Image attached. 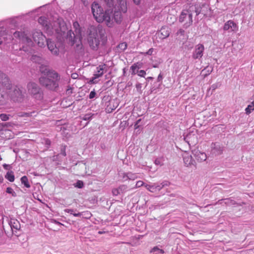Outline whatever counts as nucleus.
Instances as JSON below:
<instances>
[{
  "instance_id": "obj_33",
  "label": "nucleus",
  "mask_w": 254,
  "mask_h": 254,
  "mask_svg": "<svg viewBox=\"0 0 254 254\" xmlns=\"http://www.w3.org/2000/svg\"><path fill=\"white\" fill-rule=\"evenodd\" d=\"M12 117V116L10 114H6L4 113L0 114V119L2 121H7L9 120L10 118Z\"/></svg>"
},
{
  "instance_id": "obj_16",
  "label": "nucleus",
  "mask_w": 254,
  "mask_h": 254,
  "mask_svg": "<svg viewBox=\"0 0 254 254\" xmlns=\"http://www.w3.org/2000/svg\"><path fill=\"white\" fill-rule=\"evenodd\" d=\"M37 114L38 112L35 110L32 111H27L26 112H19L16 114L17 117L23 118H31L36 117Z\"/></svg>"
},
{
  "instance_id": "obj_61",
  "label": "nucleus",
  "mask_w": 254,
  "mask_h": 254,
  "mask_svg": "<svg viewBox=\"0 0 254 254\" xmlns=\"http://www.w3.org/2000/svg\"><path fill=\"white\" fill-rule=\"evenodd\" d=\"M134 2L136 4H138L140 2V0H133Z\"/></svg>"
},
{
  "instance_id": "obj_56",
  "label": "nucleus",
  "mask_w": 254,
  "mask_h": 254,
  "mask_svg": "<svg viewBox=\"0 0 254 254\" xmlns=\"http://www.w3.org/2000/svg\"><path fill=\"white\" fill-rule=\"evenodd\" d=\"M74 216L76 217H80L82 215V213L78 212V213H73L72 214Z\"/></svg>"
},
{
  "instance_id": "obj_62",
  "label": "nucleus",
  "mask_w": 254,
  "mask_h": 254,
  "mask_svg": "<svg viewBox=\"0 0 254 254\" xmlns=\"http://www.w3.org/2000/svg\"><path fill=\"white\" fill-rule=\"evenodd\" d=\"M127 174V173H123V179L125 180V181H126V179L127 178V176H126V175Z\"/></svg>"
},
{
  "instance_id": "obj_18",
  "label": "nucleus",
  "mask_w": 254,
  "mask_h": 254,
  "mask_svg": "<svg viewBox=\"0 0 254 254\" xmlns=\"http://www.w3.org/2000/svg\"><path fill=\"white\" fill-rule=\"evenodd\" d=\"M115 102L114 100H111L106 102L105 110L106 112L109 113H111L116 109L117 106L116 105H115Z\"/></svg>"
},
{
  "instance_id": "obj_54",
  "label": "nucleus",
  "mask_w": 254,
  "mask_h": 254,
  "mask_svg": "<svg viewBox=\"0 0 254 254\" xmlns=\"http://www.w3.org/2000/svg\"><path fill=\"white\" fill-rule=\"evenodd\" d=\"M149 191L154 193L155 192V188H154V184L151 185L150 188L149 189Z\"/></svg>"
},
{
  "instance_id": "obj_38",
  "label": "nucleus",
  "mask_w": 254,
  "mask_h": 254,
  "mask_svg": "<svg viewBox=\"0 0 254 254\" xmlns=\"http://www.w3.org/2000/svg\"><path fill=\"white\" fill-rule=\"evenodd\" d=\"M6 192L7 193H8L11 194L13 196H16V192L10 187H8V188H6Z\"/></svg>"
},
{
  "instance_id": "obj_26",
  "label": "nucleus",
  "mask_w": 254,
  "mask_h": 254,
  "mask_svg": "<svg viewBox=\"0 0 254 254\" xmlns=\"http://www.w3.org/2000/svg\"><path fill=\"white\" fill-rule=\"evenodd\" d=\"M111 16H112V14ZM113 18L116 23H120L122 21V14L121 12L118 11L115 12L114 14V17L111 16V19L112 21L113 20Z\"/></svg>"
},
{
  "instance_id": "obj_10",
  "label": "nucleus",
  "mask_w": 254,
  "mask_h": 254,
  "mask_svg": "<svg viewBox=\"0 0 254 254\" xmlns=\"http://www.w3.org/2000/svg\"><path fill=\"white\" fill-rule=\"evenodd\" d=\"M0 84L3 89L6 91L11 89L12 84L8 76L1 71H0Z\"/></svg>"
},
{
  "instance_id": "obj_53",
  "label": "nucleus",
  "mask_w": 254,
  "mask_h": 254,
  "mask_svg": "<svg viewBox=\"0 0 254 254\" xmlns=\"http://www.w3.org/2000/svg\"><path fill=\"white\" fill-rule=\"evenodd\" d=\"M64 211L71 214H73V212H74V210L71 209H64Z\"/></svg>"
},
{
  "instance_id": "obj_58",
  "label": "nucleus",
  "mask_w": 254,
  "mask_h": 254,
  "mask_svg": "<svg viewBox=\"0 0 254 254\" xmlns=\"http://www.w3.org/2000/svg\"><path fill=\"white\" fill-rule=\"evenodd\" d=\"M152 49H149V50L145 54L149 55H152L153 52Z\"/></svg>"
},
{
  "instance_id": "obj_19",
  "label": "nucleus",
  "mask_w": 254,
  "mask_h": 254,
  "mask_svg": "<svg viewBox=\"0 0 254 254\" xmlns=\"http://www.w3.org/2000/svg\"><path fill=\"white\" fill-rule=\"evenodd\" d=\"M154 184L155 192L160 191L164 187L169 186L170 183L167 181H164L161 183H156Z\"/></svg>"
},
{
  "instance_id": "obj_25",
  "label": "nucleus",
  "mask_w": 254,
  "mask_h": 254,
  "mask_svg": "<svg viewBox=\"0 0 254 254\" xmlns=\"http://www.w3.org/2000/svg\"><path fill=\"white\" fill-rule=\"evenodd\" d=\"M41 64V65L40 66V71L42 74H43L42 76H47L49 72L55 71L54 70L48 69L46 66H44L42 64Z\"/></svg>"
},
{
  "instance_id": "obj_22",
  "label": "nucleus",
  "mask_w": 254,
  "mask_h": 254,
  "mask_svg": "<svg viewBox=\"0 0 254 254\" xmlns=\"http://www.w3.org/2000/svg\"><path fill=\"white\" fill-rule=\"evenodd\" d=\"M176 39L178 40L182 41H185L187 39V36L185 34V31L182 29H180L176 34Z\"/></svg>"
},
{
  "instance_id": "obj_12",
  "label": "nucleus",
  "mask_w": 254,
  "mask_h": 254,
  "mask_svg": "<svg viewBox=\"0 0 254 254\" xmlns=\"http://www.w3.org/2000/svg\"><path fill=\"white\" fill-rule=\"evenodd\" d=\"M8 224L10 226L13 234H16L17 231H20L21 225L19 222L15 218H11L9 221Z\"/></svg>"
},
{
  "instance_id": "obj_35",
  "label": "nucleus",
  "mask_w": 254,
  "mask_h": 254,
  "mask_svg": "<svg viewBox=\"0 0 254 254\" xmlns=\"http://www.w3.org/2000/svg\"><path fill=\"white\" fill-rule=\"evenodd\" d=\"M93 115L91 113L86 114L81 117V119L84 121H89L92 119Z\"/></svg>"
},
{
  "instance_id": "obj_44",
  "label": "nucleus",
  "mask_w": 254,
  "mask_h": 254,
  "mask_svg": "<svg viewBox=\"0 0 254 254\" xmlns=\"http://www.w3.org/2000/svg\"><path fill=\"white\" fill-rule=\"evenodd\" d=\"M220 85H221V84L219 83H216L213 84L211 85L210 89H211L212 90H214L216 88L219 87Z\"/></svg>"
},
{
  "instance_id": "obj_50",
  "label": "nucleus",
  "mask_w": 254,
  "mask_h": 254,
  "mask_svg": "<svg viewBox=\"0 0 254 254\" xmlns=\"http://www.w3.org/2000/svg\"><path fill=\"white\" fill-rule=\"evenodd\" d=\"M71 77L74 79H77L78 77V74L76 73H73L71 75Z\"/></svg>"
},
{
  "instance_id": "obj_4",
  "label": "nucleus",
  "mask_w": 254,
  "mask_h": 254,
  "mask_svg": "<svg viewBox=\"0 0 254 254\" xmlns=\"http://www.w3.org/2000/svg\"><path fill=\"white\" fill-rule=\"evenodd\" d=\"M200 12L201 8L198 4L187 5L186 9L181 12L179 21L180 22L184 23V26L187 28L192 24L193 14L195 13L196 15H198Z\"/></svg>"
},
{
  "instance_id": "obj_6",
  "label": "nucleus",
  "mask_w": 254,
  "mask_h": 254,
  "mask_svg": "<svg viewBox=\"0 0 254 254\" xmlns=\"http://www.w3.org/2000/svg\"><path fill=\"white\" fill-rule=\"evenodd\" d=\"M28 92L33 98L41 100L43 98V93L39 85L34 82H29L27 85Z\"/></svg>"
},
{
  "instance_id": "obj_64",
  "label": "nucleus",
  "mask_w": 254,
  "mask_h": 254,
  "mask_svg": "<svg viewBox=\"0 0 254 254\" xmlns=\"http://www.w3.org/2000/svg\"><path fill=\"white\" fill-rule=\"evenodd\" d=\"M134 127H135V129H137V128H138V127H139V125H137V124H135V125H134Z\"/></svg>"
},
{
  "instance_id": "obj_39",
  "label": "nucleus",
  "mask_w": 254,
  "mask_h": 254,
  "mask_svg": "<svg viewBox=\"0 0 254 254\" xmlns=\"http://www.w3.org/2000/svg\"><path fill=\"white\" fill-rule=\"evenodd\" d=\"M224 200L225 203L227 205H235L236 204V202L230 198H226Z\"/></svg>"
},
{
  "instance_id": "obj_11",
  "label": "nucleus",
  "mask_w": 254,
  "mask_h": 254,
  "mask_svg": "<svg viewBox=\"0 0 254 254\" xmlns=\"http://www.w3.org/2000/svg\"><path fill=\"white\" fill-rule=\"evenodd\" d=\"M183 158L185 166L187 167H191L194 166L196 167V163L195 161L192 158L191 155L188 152H185L183 154Z\"/></svg>"
},
{
  "instance_id": "obj_46",
  "label": "nucleus",
  "mask_w": 254,
  "mask_h": 254,
  "mask_svg": "<svg viewBox=\"0 0 254 254\" xmlns=\"http://www.w3.org/2000/svg\"><path fill=\"white\" fill-rule=\"evenodd\" d=\"M96 95V93L95 91L94 90L90 92V93L89 94V98L90 99H93L95 97Z\"/></svg>"
},
{
  "instance_id": "obj_60",
  "label": "nucleus",
  "mask_w": 254,
  "mask_h": 254,
  "mask_svg": "<svg viewBox=\"0 0 254 254\" xmlns=\"http://www.w3.org/2000/svg\"><path fill=\"white\" fill-rule=\"evenodd\" d=\"M151 185H145V187L146 188V189L149 191V189L150 188V187H151Z\"/></svg>"
},
{
  "instance_id": "obj_21",
  "label": "nucleus",
  "mask_w": 254,
  "mask_h": 254,
  "mask_svg": "<svg viewBox=\"0 0 254 254\" xmlns=\"http://www.w3.org/2000/svg\"><path fill=\"white\" fill-rule=\"evenodd\" d=\"M142 64L141 63L137 62L133 64L130 68L131 74L132 75H135L136 74L139 69L141 68Z\"/></svg>"
},
{
  "instance_id": "obj_34",
  "label": "nucleus",
  "mask_w": 254,
  "mask_h": 254,
  "mask_svg": "<svg viewBox=\"0 0 254 254\" xmlns=\"http://www.w3.org/2000/svg\"><path fill=\"white\" fill-rule=\"evenodd\" d=\"M7 94V91L3 89V88L0 85V101L1 98H4Z\"/></svg>"
},
{
  "instance_id": "obj_55",
  "label": "nucleus",
  "mask_w": 254,
  "mask_h": 254,
  "mask_svg": "<svg viewBox=\"0 0 254 254\" xmlns=\"http://www.w3.org/2000/svg\"><path fill=\"white\" fill-rule=\"evenodd\" d=\"M163 79V76L161 74V73H160L158 76V77H157V81L158 82H161L162 81Z\"/></svg>"
},
{
  "instance_id": "obj_63",
  "label": "nucleus",
  "mask_w": 254,
  "mask_h": 254,
  "mask_svg": "<svg viewBox=\"0 0 254 254\" xmlns=\"http://www.w3.org/2000/svg\"><path fill=\"white\" fill-rule=\"evenodd\" d=\"M3 180L2 176L0 175V183H1Z\"/></svg>"
},
{
  "instance_id": "obj_49",
  "label": "nucleus",
  "mask_w": 254,
  "mask_h": 254,
  "mask_svg": "<svg viewBox=\"0 0 254 254\" xmlns=\"http://www.w3.org/2000/svg\"><path fill=\"white\" fill-rule=\"evenodd\" d=\"M109 7L111 8L113 6V0H111V1H105Z\"/></svg>"
},
{
  "instance_id": "obj_24",
  "label": "nucleus",
  "mask_w": 254,
  "mask_h": 254,
  "mask_svg": "<svg viewBox=\"0 0 254 254\" xmlns=\"http://www.w3.org/2000/svg\"><path fill=\"white\" fill-rule=\"evenodd\" d=\"M204 49H195L193 52L192 57L194 59H200L202 55Z\"/></svg>"
},
{
  "instance_id": "obj_57",
  "label": "nucleus",
  "mask_w": 254,
  "mask_h": 254,
  "mask_svg": "<svg viewBox=\"0 0 254 254\" xmlns=\"http://www.w3.org/2000/svg\"><path fill=\"white\" fill-rule=\"evenodd\" d=\"M212 69H208L206 70V73L205 74L204 76H206L208 75H209L210 73L212 72Z\"/></svg>"
},
{
  "instance_id": "obj_51",
  "label": "nucleus",
  "mask_w": 254,
  "mask_h": 254,
  "mask_svg": "<svg viewBox=\"0 0 254 254\" xmlns=\"http://www.w3.org/2000/svg\"><path fill=\"white\" fill-rule=\"evenodd\" d=\"M2 166L5 170H10L11 168L9 165L6 164H3Z\"/></svg>"
},
{
  "instance_id": "obj_17",
  "label": "nucleus",
  "mask_w": 254,
  "mask_h": 254,
  "mask_svg": "<svg viewBox=\"0 0 254 254\" xmlns=\"http://www.w3.org/2000/svg\"><path fill=\"white\" fill-rule=\"evenodd\" d=\"M170 33V29L168 27H162L158 32L157 35L159 38L165 39L168 37Z\"/></svg>"
},
{
  "instance_id": "obj_5",
  "label": "nucleus",
  "mask_w": 254,
  "mask_h": 254,
  "mask_svg": "<svg viewBox=\"0 0 254 254\" xmlns=\"http://www.w3.org/2000/svg\"><path fill=\"white\" fill-rule=\"evenodd\" d=\"M33 38L35 43L37 44L39 48H42L45 42H46L47 48H54V47L57 48L54 42L50 39H46L42 32L39 31L33 33Z\"/></svg>"
},
{
  "instance_id": "obj_59",
  "label": "nucleus",
  "mask_w": 254,
  "mask_h": 254,
  "mask_svg": "<svg viewBox=\"0 0 254 254\" xmlns=\"http://www.w3.org/2000/svg\"><path fill=\"white\" fill-rule=\"evenodd\" d=\"M136 88L138 89H140L141 88V83H138L136 84Z\"/></svg>"
},
{
  "instance_id": "obj_37",
  "label": "nucleus",
  "mask_w": 254,
  "mask_h": 254,
  "mask_svg": "<svg viewBox=\"0 0 254 254\" xmlns=\"http://www.w3.org/2000/svg\"><path fill=\"white\" fill-rule=\"evenodd\" d=\"M74 186L75 188H77L79 189H82L84 187V183L83 181L80 180H78L76 183L74 184Z\"/></svg>"
},
{
  "instance_id": "obj_7",
  "label": "nucleus",
  "mask_w": 254,
  "mask_h": 254,
  "mask_svg": "<svg viewBox=\"0 0 254 254\" xmlns=\"http://www.w3.org/2000/svg\"><path fill=\"white\" fill-rule=\"evenodd\" d=\"M10 90L9 94L11 100L14 102H21L24 98L22 87L16 86L13 88L11 87Z\"/></svg>"
},
{
  "instance_id": "obj_52",
  "label": "nucleus",
  "mask_w": 254,
  "mask_h": 254,
  "mask_svg": "<svg viewBox=\"0 0 254 254\" xmlns=\"http://www.w3.org/2000/svg\"><path fill=\"white\" fill-rule=\"evenodd\" d=\"M44 19L45 18L44 17H40L39 18L38 21H39V23H42L43 25H44L45 24V26H47V24H45V22H44Z\"/></svg>"
},
{
  "instance_id": "obj_14",
  "label": "nucleus",
  "mask_w": 254,
  "mask_h": 254,
  "mask_svg": "<svg viewBox=\"0 0 254 254\" xmlns=\"http://www.w3.org/2000/svg\"><path fill=\"white\" fill-rule=\"evenodd\" d=\"M192 153L197 161L201 162L204 161L207 159V155L205 153L201 152L198 150L194 149Z\"/></svg>"
},
{
  "instance_id": "obj_36",
  "label": "nucleus",
  "mask_w": 254,
  "mask_h": 254,
  "mask_svg": "<svg viewBox=\"0 0 254 254\" xmlns=\"http://www.w3.org/2000/svg\"><path fill=\"white\" fill-rule=\"evenodd\" d=\"M118 188L121 193H125L127 190V187L125 185H121Z\"/></svg>"
},
{
  "instance_id": "obj_3",
  "label": "nucleus",
  "mask_w": 254,
  "mask_h": 254,
  "mask_svg": "<svg viewBox=\"0 0 254 254\" xmlns=\"http://www.w3.org/2000/svg\"><path fill=\"white\" fill-rule=\"evenodd\" d=\"M60 79V75L55 70L49 72L47 76H41L39 78V81L47 89L57 91L59 90Z\"/></svg>"
},
{
  "instance_id": "obj_45",
  "label": "nucleus",
  "mask_w": 254,
  "mask_h": 254,
  "mask_svg": "<svg viewBox=\"0 0 254 254\" xmlns=\"http://www.w3.org/2000/svg\"><path fill=\"white\" fill-rule=\"evenodd\" d=\"M59 155H63V156H65L66 155L65 152V147L64 146L61 148V151Z\"/></svg>"
},
{
  "instance_id": "obj_20",
  "label": "nucleus",
  "mask_w": 254,
  "mask_h": 254,
  "mask_svg": "<svg viewBox=\"0 0 254 254\" xmlns=\"http://www.w3.org/2000/svg\"><path fill=\"white\" fill-rule=\"evenodd\" d=\"M196 138V135L190 133L184 137V140L188 142L189 145H190L195 143Z\"/></svg>"
},
{
  "instance_id": "obj_28",
  "label": "nucleus",
  "mask_w": 254,
  "mask_h": 254,
  "mask_svg": "<svg viewBox=\"0 0 254 254\" xmlns=\"http://www.w3.org/2000/svg\"><path fill=\"white\" fill-rule=\"evenodd\" d=\"M5 178L10 182H13L14 181V173L12 171H8L5 175Z\"/></svg>"
},
{
  "instance_id": "obj_23",
  "label": "nucleus",
  "mask_w": 254,
  "mask_h": 254,
  "mask_svg": "<svg viewBox=\"0 0 254 254\" xmlns=\"http://www.w3.org/2000/svg\"><path fill=\"white\" fill-rule=\"evenodd\" d=\"M13 37L14 38H17L22 40H26L27 42H29V40H30L24 32L16 31L13 33Z\"/></svg>"
},
{
  "instance_id": "obj_13",
  "label": "nucleus",
  "mask_w": 254,
  "mask_h": 254,
  "mask_svg": "<svg viewBox=\"0 0 254 254\" xmlns=\"http://www.w3.org/2000/svg\"><path fill=\"white\" fill-rule=\"evenodd\" d=\"M238 29V27L237 24L232 20L228 21L225 23L223 27L224 30L230 32H236Z\"/></svg>"
},
{
  "instance_id": "obj_43",
  "label": "nucleus",
  "mask_w": 254,
  "mask_h": 254,
  "mask_svg": "<svg viewBox=\"0 0 254 254\" xmlns=\"http://www.w3.org/2000/svg\"><path fill=\"white\" fill-rule=\"evenodd\" d=\"M138 74V76L140 77H144L146 75V72L144 70H140L138 71V72L136 73Z\"/></svg>"
},
{
  "instance_id": "obj_47",
  "label": "nucleus",
  "mask_w": 254,
  "mask_h": 254,
  "mask_svg": "<svg viewBox=\"0 0 254 254\" xmlns=\"http://www.w3.org/2000/svg\"><path fill=\"white\" fill-rule=\"evenodd\" d=\"M144 183L141 181H138L136 182L135 187L136 188H139L144 185Z\"/></svg>"
},
{
  "instance_id": "obj_27",
  "label": "nucleus",
  "mask_w": 254,
  "mask_h": 254,
  "mask_svg": "<svg viewBox=\"0 0 254 254\" xmlns=\"http://www.w3.org/2000/svg\"><path fill=\"white\" fill-rule=\"evenodd\" d=\"M31 60L35 63H37L39 64H42L44 63L43 59L39 56L33 55L31 58Z\"/></svg>"
},
{
  "instance_id": "obj_31",
  "label": "nucleus",
  "mask_w": 254,
  "mask_h": 254,
  "mask_svg": "<svg viewBox=\"0 0 254 254\" xmlns=\"http://www.w3.org/2000/svg\"><path fill=\"white\" fill-rule=\"evenodd\" d=\"M151 253H154V254H163L164 251L162 249H160L157 246L153 248L150 252Z\"/></svg>"
},
{
  "instance_id": "obj_9",
  "label": "nucleus",
  "mask_w": 254,
  "mask_h": 254,
  "mask_svg": "<svg viewBox=\"0 0 254 254\" xmlns=\"http://www.w3.org/2000/svg\"><path fill=\"white\" fill-rule=\"evenodd\" d=\"M97 36L96 29L95 28H91L88 38V41L91 48H96L99 46L100 41Z\"/></svg>"
},
{
  "instance_id": "obj_15",
  "label": "nucleus",
  "mask_w": 254,
  "mask_h": 254,
  "mask_svg": "<svg viewBox=\"0 0 254 254\" xmlns=\"http://www.w3.org/2000/svg\"><path fill=\"white\" fill-rule=\"evenodd\" d=\"M211 148L212 153L215 155L221 154L223 152V147L218 142L212 143Z\"/></svg>"
},
{
  "instance_id": "obj_2",
  "label": "nucleus",
  "mask_w": 254,
  "mask_h": 254,
  "mask_svg": "<svg viewBox=\"0 0 254 254\" xmlns=\"http://www.w3.org/2000/svg\"><path fill=\"white\" fill-rule=\"evenodd\" d=\"M91 11L94 18L98 22H105L108 27L112 26V9H108L104 11L98 3L94 1L91 5Z\"/></svg>"
},
{
  "instance_id": "obj_41",
  "label": "nucleus",
  "mask_w": 254,
  "mask_h": 254,
  "mask_svg": "<svg viewBox=\"0 0 254 254\" xmlns=\"http://www.w3.org/2000/svg\"><path fill=\"white\" fill-rule=\"evenodd\" d=\"M112 194L114 196H117L120 194L121 193L119 190V188H114L112 190Z\"/></svg>"
},
{
  "instance_id": "obj_8",
  "label": "nucleus",
  "mask_w": 254,
  "mask_h": 254,
  "mask_svg": "<svg viewBox=\"0 0 254 254\" xmlns=\"http://www.w3.org/2000/svg\"><path fill=\"white\" fill-rule=\"evenodd\" d=\"M107 65L105 64H100L96 67V70L93 74V76L91 77L89 81L90 84H96L98 82L97 79L103 76L105 70H107Z\"/></svg>"
},
{
  "instance_id": "obj_1",
  "label": "nucleus",
  "mask_w": 254,
  "mask_h": 254,
  "mask_svg": "<svg viewBox=\"0 0 254 254\" xmlns=\"http://www.w3.org/2000/svg\"><path fill=\"white\" fill-rule=\"evenodd\" d=\"M59 26L60 29L57 30L56 33L57 38L60 42L63 43L65 41L71 46H75L77 48L81 45V29L77 21L73 23L74 32L69 30L66 33L67 29L64 22L60 23Z\"/></svg>"
},
{
  "instance_id": "obj_42",
  "label": "nucleus",
  "mask_w": 254,
  "mask_h": 254,
  "mask_svg": "<svg viewBox=\"0 0 254 254\" xmlns=\"http://www.w3.org/2000/svg\"><path fill=\"white\" fill-rule=\"evenodd\" d=\"M59 49H49L50 50L52 54L54 55H58L59 53Z\"/></svg>"
},
{
  "instance_id": "obj_29",
  "label": "nucleus",
  "mask_w": 254,
  "mask_h": 254,
  "mask_svg": "<svg viewBox=\"0 0 254 254\" xmlns=\"http://www.w3.org/2000/svg\"><path fill=\"white\" fill-rule=\"evenodd\" d=\"M127 176V178L126 180H134L135 179L137 178V175L136 173H133L132 172H128L127 173L126 175Z\"/></svg>"
},
{
  "instance_id": "obj_32",
  "label": "nucleus",
  "mask_w": 254,
  "mask_h": 254,
  "mask_svg": "<svg viewBox=\"0 0 254 254\" xmlns=\"http://www.w3.org/2000/svg\"><path fill=\"white\" fill-rule=\"evenodd\" d=\"M254 110V102H252L248 107L246 108L245 111L247 114H250L252 111Z\"/></svg>"
},
{
  "instance_id": "obj_40",
  "label": "nucleus",
  "mask_w": 254,
  "mask_h": 254,
  "mask_svg": "<svg viewBox=\"0 0 254 254\" xmlns=\"http://www.w3.org/2000/svg\"><path fill=\"white\" fill-rule=\"evenodd\" d=\"M163 160L161 158H157L154 161V163L157 165L162 166L163 164Z\"/></svg>"
},
{
  "instance_id": "obj_30",
  "label": "nucleus",
  "mask_w": 254,
  "mask_h": 254,
  "mask_svg": "<svg viewBox=\"0 0 254 254\" xmlns=\"http://www.w3.org/2000/svg\"><path fill=\"white\" fill-rule=\"evenodd\" d=\"M21 182L22 184L24 185V186L27 188H29L30 187V185L29 183L27 177L26 176H23L21 178Z\"/></svg>"
},
{
  "instance_id": "obj_48",
  "label": "nucleus",
  "mask_w": 254,
  "mask_h": 254,
  "mask_svg": "<svg viewBox=\"0 0 254 254\" xmlns=\"http://www.w3.org/2000/svg\"><path fill=\"white\" fill-rule=\"evenodd\" d=\"M127 44L126 42L121 43L118 45L117 48H127Z\"/></svg>"
}]
</instances>
